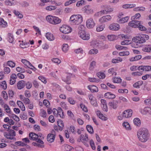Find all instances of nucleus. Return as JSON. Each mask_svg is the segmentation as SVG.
<instances>
[{
	"instance_id": "1",
	"label": "nucleus",
	"mask_w": 151,
	"mask_h": 151,
	"mask_svg": "<svg viewBox=\"0 0 151 151\" xmlns=\"http://www.w3.org/2000/svg\"><path fill=\"white\" fill-rule=\"evenodd\" d=\"M137 135L139 140L143 142L147 141L150 136L148 130L145 128L139 129L137 132Z\"/></svg>"
},
{
	"instance_id": "2",
	"label": "nucleus",
	"mask_w": 151,
	"mask_h": 151,
	"mask_svg": "<svg viewBox=\"0 0 151 151\" xmlns=\"http://www.w3.org/2000/svg\"><path fill=\"white\" fill-rule=\"evenodd\" d=\"M70 20L73 25H78L83 21V17L80 15H73L71 16Z\"/></svg>"
},
{
	"instance_id": "3",
	"label": "nucleus",
	"mask_w": 151,
	"mask_h": 151,
	"mask_svg": "<svg viewBox=\"0 0 151 151\" xmlns=\"http://www.w3.org/2000/svg\"><path fill=\"white\" fill-rule=\"evenodd\" d=\"M78 35L79 37L84 40H87L90 38V35L86 33L84 30L79 31Z\"/></svg>"
},
{
	"instance_id": "4",
	"label": "nucleus",
	"mask_w": 151,
	"mask_h": 151,
	"mask_svg": "<svg viewBox=\"0 0 151 151\" xmlns=\"http://www.w3.org/2000/svg\"><path fill=\"white\" fill-rule=\"evenodd\" d=\"M132 41L137 43L141 44L145 42V40L142 37V35L139 34L136 36L134 37Z\"/></svg>"
},
{
	"instance_id": "5",
	"label": "nucleus",
	"mask_w": 151,
	"mask_h": 151,
	"mask_svg": "<svg viewBox=\"0 0 151 151\" xmlns=\"http://www.w3.org/2000/svg\"><path fill=\"white\" fill-rule=\"evenodd\" d=\"M29 136L30 139L35 141L41 144H43L44 142L40 139H38L37 134L34 132H32L29 134Z\"/></svg>"
},
{
	"instance_id": "6",
	"label": "nucleus",
	"mask_w": 151,
	"mask_h": 151,
	"mask_svg": "<svg viewBox=\"0 0 151 151\" xmlns=\"http://www.w3.org/2000/svg\"><path fill=\"white\" fill-rule=\"evenodd\" d=\"M56 135V132L54 130H52L51 133L48 134L47 137V139L48 142L50 143L53 142L55 140Z\"/></svg>"
},
{
	"instance_id": "7",
	"label": "nucleus",
	"mask_w": 151,
	"mask_h": 151,
	"mask_svg": "<svg viewBox=\"0 0 151 151\" xmlns=\"http://www.w3.org/2000/svg\"><path fill=\"white\" fill-rule=\"evenodd\" d=\"M60 30L61 32L63 33L68 34L71 32V28L69 27L66 25H63L60 28Z\"/></svg>"
},
{
	"instance_id": "8",
	"label": "nucleus",
	"mask_w": 151,
	"mask_h": 151,
	"mask_svg": "<svg viewBox=\"0 0 151 151\" xmlns=\"http://www.w3.org/2000/svg\"><path fill=\"white\" fill-rule=\"evenodd\" d=\"M96 23L92 18L88 19L86 22V26L89 29H92L95 25Z\"/></svg>"
},
{
	"instance_id": "9",
	"label": "nucleus",
	"mask_w": 151,
	"mask_h": 151,
	"mask_svg": "<svg viewBox=\"0 0 151 151\" xmlns=\"http://www.w3.org/2000/svg\"><path fill=\"white\" fill-rule=\"evenodd\" d=\"M140 21L136 20H133L129 23V25L133 28H136L138 27L139 24H141Z\"/></svg>"
},
{
	"instance_id": "10",
	"label": "nucleus",
	"mask_w": 151,
	"mask_h": 151,
	"mask_svg": "<svg viewBox=\"0 0 151 151\" xmlns=\"http://www.w3.org/2000/svg\"><path fill=\"white\" fill-rule=\"evenodd\" d=\"M132 110L128 109L124 111L123 113V117L128 118L131 117L132 115Z\"/></svg>"
},
{
	"instance_id": "11",
	"label": "nucleus",
	"mask_w": 151,
	"mask_h": 151,
	"mask_svg": "<svg viewBox=\"0 0 151 151\" xmlns=\"http://www.w3.org/2000/svg\"><path fill=\"white\" fill-rule=\"evenodd\" d=\"M137 69L139 70L150 71L151 70V66L148 65H141L138 67Z\"/></svg>"
},
{
	"instance_id": "12",
	"label": "nucleus",
	"mask_w": 151,
	"mask_h": 151,
	"mask_svg": "<svg viewBox=\"0 0 151 151\" xmlns=\"http://www.w3.org/2000/svg\"><path fill=\"white\" fill-rule=\"evenodd\" d=\"M111 17L110 15H106L101 17L99 20V21L102 23H104L110 20Z\"/></svg>"
},
{
	"instance_id": "13",
	"label": "nucleus",
	"mask_w": 151,
	"mask_h": 151,
	"mask_svg": "<svg viewBox=\"0 0 151 151\" xmlns=\"http://www.w3.org/2000/svg\"><path fill=\"white\" fill-rule=\"evenodd\" d=\"M85 12L87 14H91L93 12V10L89 6H86L84 8Z\"/></svg>"
},
{
	"instance_id": "14",
	"label": "nucleus",
	"mask_w": 151,
	"mask_h": 151,
	"mask_svg": "<svg viewBox=\"0 0 151 151\" xmlns=\"http://www.w3.org/2000/svg\"><path fill=\"white\" fill-rule=\"evenodd\" d=\"M25 85V82L21 81L18 82L17 83V86L18 89H21L24 88Z\"/></svg>"
},
{
	"instance_id": "15",
	"label": "nucleus",
	"mask_w": 151,
	"mask_h": 151,
	"mask_svg": "<svg viewBox=\"0 0 151 151\" xmlns=\"http://www.w3.org/2000/svg\"><path fill=\"white\" fill-rule=\"evenodd\" d=\"M96 114L98 117L102 120H106L107 118L104 116L103 114H101L99 110H97L96 111Z\"/></svg>"
},
{
	"instance_id": "16",
	"label": "nucleus",
	"mask_w": 151,
	"mask_h": 151,
	"mask_svg": "<svg viewBox=\"0 0 151 151\" xmlns=\"http://www.w3.org/2000/svg\"><path fill=\"white\" fill-rule=\"evenodd\" d=\"M71 76V74H68V75L66 76V78L64 77H62V80L66 82L67 84H70L71 83V82L70 81V80Z\"/></svg>"
},
{
	"instance_id": "17",
	"label": "nucleus",
	"mask_w": 151,
	"mask_h": 151,
	"mask_svg": "<svg viewBox=\"0 0 151 151\" xmlns=\"http://www.w3.org/2000/svg\"><path fill=\"white\" fill-rule=\"evenodd\" d=\"M88 88L92 92H97L98 91V88L95 86H88Z\"/></svg>"
},
{
	"instance_id": "18",
	"label": "nucleus",
	"mask_w": 151,
	"mask_h": 151,
	"mask_svg": "<svg viewBox=\"0 0 151 151\" xmlns=\"http://www.w3.org/2000/svg\"><path fill=\"white\" fill-rule=\"evenodd\" d=\"M46 38L50 41H52L55 39V37L51 33L48 32L46 34Z\"/></svg>"
},
{
	"instance_id": "19",
	"label": "nucleus",
	"mask_w": 151,
	"mask_h": 151,
	"mask_svg": "<svg viewBox=\"0 0 151 151\" xmlns=\"http://www.w3.org/2000/svg\"><path fill=\"white\" fill-rule=\"evenodd\" d=\"M54 16L48 15L46 17V19L48 22L53 24V20H54Z\"/></svg>"
},
{
	"instance_id": "20",
	"label": "nucleus",
	"mask_w": 151,
	"mask_h": 151,
	"mask_svg": "<svg viewBox=\"0 0 151 151\" xmlns=\"http://www.w3.org/2000/svg\"><path fill=\"white\" fill-rule=\"evenodd\" d=\"M58 126L59 127V130L61 131H62L63 128V123L62 120H59L57 122Z\"/></svg>"
},
{
	"instance_id": "21",
	"label": "nucleus",
	"mask_w": 151,
	"mask_h": 151,
	"mask_svg": "<svg viewBox=\"0 0 151 151\" xmlns=\"http://www.w3.org/2000/svg\"><path fill=\"white\" fill-rule=\"evenodd\" d=\"M7 23L3 19L0 18V27H5L7 26Z\"/></svg>"
},
{
	"instance_id": "22",
	"label": "nucleus",
	"mask_w": 151,
	"mask_h": 151,
	"mask_svg": "<svg viewBox=\"0 0 151 151\" xmlns=\"http://www.w3.org/2000/svg\"><path fill=\"white\" fill-rule=\"evenodd\" d=\"M21 62L29 68L30 66H33V65L30 63V62L27 61L26 60L22 59L21 60Z\"/></svg>"
},
{
	"instance_id": "23",
	"label": "nucleus",
	"mask_w": 151,
	"mask_h": 151,
	"mask_svg": "<svg viewBox=\"0 0 151 151\" xmlns=\"http://www.w3.org/2000/svg\"><path fill=\"white\" fill-rule=\"evenodd\" d=\"M62 50L64 52H67L69 50V46L67 44H64L62 46Z\"/></svg>"
},
{
	"instance_id": "24",
	"label": "nucleus",
	"mask_w": 151,
	"mask_h": 151,
	"mask_svg": "<svg viewBox=\"0 0 151 151\" xmlns=\"http://www.w3.org/2000/svg\"><path fill=\"white\" fill-rule=\"evenodd\" d=\"M105 27V25L104 24L99 25L96 28V30L97 32H100L103 31Z\"/></svg>"
},
{
	"instance_id": "25",
	"label": "nucleus",
	"mask_w": 151,
	"mask_h": 151,
	"mask_svg": "<svg viewBox=\"0 0 151 151\" xmlns=\"http://www.w3.org/2000/svg\"><path fill=\"white\" fill-rule=\"evenodd\" d=\"M142 50L147 52H151V46L146 45L142 48Z\"/></svg>"
},
{
	"instance_id": "26",
	"label": "nucleus",
	"mask_w": 151,
	"mask_h": 151,
	"mask_svg": "<svg viewBox=\"0 0 151 151\" xmlns=\"http://www.w3.org/2000/svg\"><path fill=\"white\" fill-rule=\"evenodd\" d=\"M58 115H60V117L61 118H64V117L63 113V110L60 107L58 108V113L57 114V116Z\"/></svg>"
},
{
	"instance_id": "27",
	"label": "nucleus",
	"mask_w": 151,
	"mask_h": 151,
	"mask_svg": "<svg viewBox=\"0 0 151 151\" xmlns=\"http://www.w3.org/2000/svg\"><path fill=\"white\" fill-rule=\"evenodd\" d=\"M140 22H141V24H139L138 26V27L139 30L142 31H145L146 30V28L143 26L142 25L143 24V22L141 21H140Z\"/></svg>"
},
{
	"instance_id": "28",
	"label": "nucleus",
	"mask_w": 151,
	"mask_h": 151,
	"mask_svg": "<svg viewBox=\"0 0 151 151\" xmlns=\"http://www.w3.org/2000/svg\"><path fill=\"white\" fill-rule=\"evenodd\" d=\"M104 96L106 98L109 99H113V94L111 92H107L104 94Z\"/></svg>"
},
{
	"instance_id": "29",
	"label": "nucleus",
	"mask_w": 151,
	"mask_h": 151,
	"mask_svg": "<svg viewBox=\"0 0 151 151\" xmlns=\"http://www.w3.org/2000/svg\"><path fill=\"white\" fill-rule=\"evenodd\" d=\"M143 82L142 81H139L134 83L133 86L134 87L136 88H139V86H141L143 84Z\"/></svg>"
},
{
	"instance_id": "30",
	"label": "nucleus",
	"mask_w": 151,
	"mask_h": 151,
	"mask_svg": "<svg viewBox=\"0 0 151 151\" xmlns=\"http://www.w3.org/2000/svg\"><path fill=\"white\" fill-rule=\"evenodd\" d=\"M135 4H126L122 6V7L124 9L131 8L134 7Z\"/></svg>"
},
{
	"instance_id": "31",
	"label": "nucleus",
	"mask_w": 151,
	"mask_h": 151,
	"mask_svg": "<svg viewBox=\"0 0 151 151\" xmlns=\"http://www.w3.org/2000/svg\"><path fill=\"white\" fill-rule=\"evenodd\" d=\"M61 21V20L58 17H54L53 24H59L60 23Z\"/></svg>"
},
{
	"instance_id": "32",
	"label": "nucleus",
	"mask_w": 151,
	"mask_h": 151,
	"mask_svg": "<svg viewBox=\"0 0 151 151\" xmlns=\"http://www.w3.org/2000/svg\"><path fill=\"white\" fill-rule=\"evenodd\" d=\"M129 17L128 16L125 17H124L120 19L119 22L121 23H124L127 22Z\"/></svg>"
},
{
	"instance_id": "33",
	"label": "nucleus",
	"mask_w": 151,
	"mask_h": 151,
	"mask_svg": "<svg viewBox=\"0 0 151 151\" xmlns=\"http://www.w3.org/2000/svg\"><path fill=\"white\" fill-rule=\"evenodd\" d=\"M96 65V62L93 61L91 63L89 69L90 70H93L94 68Z\"/></svg>"
},
{
	"instance_id": "34",
	"label": "nucleus",
	"mask_w": 151,
	"mask_h": 151,
	"mask_svg": "<svg viewBox=\"0 0 151 151\" xmlns=\"http://www.w3.org/2000/svg\"><path fill=\"white\" fill-rule=\"evenodd\" d=\"M96 75L100 78L103 79L105 77L104 73H103L99 72L97 73Z\"/></svg>"
},
{
	"instance_id": "35",
	"label": "nucleus",
	"mask_w": 151,
	"mask_h": 151,
	"mask_svg": "<svg viewBox=\"0 0 151 151\" xmlns=\"http://www.w3.org/2000/svg\"><path fill=\"white\" fill-rule=\"evenodd\" d=\"M86 128L88 132L91 134H93V130L92 127L90 125H88L86 126Z\"/></svg>"
},
{
	"instance_id": "36",
	"label": "nucleus",
	"mask_w": 151,
	"mask_h": 151,
	"mask_svg": "<svg viewBox=\"0 0 151 151\" xmlns=\"http://www.w3.org/2000/svg\"><path fill=\"white\" fill-rule=\"evenodd\" d=\"M134 124L137 126H139L141 124L140 120L138 118H135L134 120Z\"/></svg>"
},
{
	"instance_id": "37",
	"label": "nucleus",
	"mask_w": 151,
	"mask_h": 151,
	"mask_svg": "<svg viewBox=\"0 0 151 151\" xmlns=\"http://www.w3.org/2000/svg\"><path fill=\"white\" fill-rule=\"evenodd\" d=\"M0 86L3 89L5 90L6 88L7 85L5 81H4L0 83Z\"/></svg>"
},
{
	"instance_id": "38",
	"label": "nucleus",
	"mask_w": 151,
	"mask_h": 151,
	"mask_svg": "<svg viewBox=\"0 0 151 151\" xmlns=\"http://www.w3.org/2000/svg\"><path fill=\"white\" fill-rule=\"evenodd\" d=\"M98 50L96 49H93L90 50L89 52V54L90 55L96 54L98 53Z\"/></svg>"
},
{
	"instance_id": "39",
	"label": "nucleus",
	"mask_w": 151,
	"mask_h": 151,
	"mask_svg": "<svg viewBox=\"0 0 151 151\" xmlns=\"http://www.w3.org/2000/svg\"><path fill=\"white\" fill-rule=\"evenodd\" d=\"M8 131L9 134L11 137H14L15 136V132L12 129H8Z\"/></svg>"
},
{
	"instance_id": "40",
	"label": "nucleus",
	"mask_w": 151,
	"mask_h": 151,
	"mask_svg": "<svg viewBox=\"0 0 151 151\" xmlns=\"http://www.w3.org/2000/svg\"><path fill=\"white\" fill-rule=\"evenodd\" d=\"M4 108L6 112L8 113H10L11 112V109L9 106L6 104H5Z\"/></svg>"
},
{
	"instance_id": "41",
	"label": "nucleus",
	"mask_w": 151,
	"mask_h": 151,
	"mask_svg": "<svg viewBox=\"0 0 151 151\" xmlns=\"http://www.w3.org/2000/svg\"><path fill=\"white\" fill-rule=\"evenodd\" d=\"M129 53L128 51H125L120 52L119 55L120 56H126L129 55Z\"/></svg>"
},
{
	"instance_id": "42",
	"label": "nucleus",
	"mask_w": 151,
	"mask_h": 151,
	"mask_svg": "<svg viewBox=\"0 0 151 151\" xmlns=\"http://www.w3.org/2000/svg\"><path fill=\"white\" fill-rule=\"evenodd\" d=\"M89 139L87 138H85L82 139V142L86 146L88 147L89 146L88 141Z\"/></svg>"
},
{
	"instance_id": "43",
	"label": "nucleus",
	"mask_w": 151,
	"mask_h": 151,
	"mask_svg": "<svg viewBox=\"0 0 151 151\" xmlns=\"http://www.w3.org/2000/svg\"><path fill=\"white\" fill-rule=\"evenodd\" d=\"M88 80L91 82H98L100 81V79H97L94 78H89Z\"/></svg>"
},
{
	"instance_id": "44",
	"label": "nucleus",
	"mask_w": 151,
	"mask_h": 151,
	"mask_svg": "<svg viewBox=\"0 0 151 151\" xmlns=\"http://www.w3.org/2000/svg\"><path fill=\"white\" fill-rule=\"evenodd\" d=\"M9 37L8 41L10 43H12L14 41V38L12 34L9 33L8 34Z\"/></svg>"
},
{
	"instance_id": "45",
	"label": "nucleus",
	"mask_w": 151,
	"mask_h": 151,
	"mask_svg": "<svg viewBox=\"0 0 151 151\" xmlns=\"http://www.w3.org/2000/svg\"><path fill=\"white\" fill-rule=\"evenodd\" d=\"M123 126L126 129L129 130L130 129V126L129 123L127 122H124L122 124Z\"/></svg>"
},
{
	"instance_id": "46",
	"label": "nucleus",
	"mask_w": 151,
	"mask_h": 151,
	"mask_svg": "<svg viewBox=\"0 0 151 151\" xmlns=\"http://www.w3.org/2000/svg\"><path fill=\"white\" fill-rule=\"evenodd\" d=\"M122 81V79L120 77H115L114 78V83H119Z\"/></svg>"
},
{
	"instance_id": "47",
	"label": "nucleus",
	"mask_w": 151,
	"mask_h": 151,
	"mask_svg": "<svg viewBox=\"0 0 151 151\" xmlns=\"http://www.w3.org/2000/svg\"><path fill=\"white\" fill-rule=\"evenodd\" d=\"M13 12L16 15L18 16L20 18H22L23 17V15L20 14V13L18 11L14 10V11Z\"/></svg>"
},
{
	"instance_id": "48",
	"label": "nucleus",
	"mask_w": 151,
	"mask_h": 151,
	"mask_svg": "<svg viewBox=\"0 0 151 151\" xmlns=\"http://www.w3.org/2000/svg\"><path fill=\"white\" fill-rule=\"evenodd\" d=\"M143 111L145 112H148L151 115V108L148 107H145L144 108Z\"/></svg>"
},
{
	"instance_id": "49",
	"label": "nucleus",
	"mask_w": 151,
	"mask_h": 151,
	"mask_svg": "<svg viewBox=\"0 0 151 151\" xmlns=\"http://www.w3.org/2000/svg\"><path fill=\"white\" fill-rule=\"evenodd\" d=\"M32 144L34 146H36L39 147L43 148L44 147L43 144H38L36 142H33Z\"/></svg>"
},
{
	"instance_id": "50",
	"label": "nucleus",
	"mask_w": 151,
	"mask_h": 151,
	"mask_svg": "<svg viewBox=\"0 0 151 151\" xmlns=\"http://www.w3.org/2000/svg\"><path fill=\"white\" fill-rule=\"evenodd\" d=\"M7 64L9 66L12 68H14L15 66V63L11 61H9L7 62Z\"/></svg>"
},
{
	"instance_id": "51",
	"label": "nucleus",
	"mask_w": 151,
	"mask_h": 151,
	"mask_svg": "<svg viewBox=\"0 0 151 151\" xmlns=\"http://www.w3.org/2000/svg\"><path fill=\"white\" fill-rule=\"evenodd\" d=\"M52 61L55 63L58 64H60L61 62V60L58 58H53L52 59Z\"/></svg>"
},
{
	"instance_id": "52",
	"label": "nucleus",
	"mask_w": 151,
	"mask_h": 151,
	"mask_svg": "<svg viewBox=\"0 0 151 151\" xmlns=\"http://www.w3.org/2000/svg\"><path fill=\"white\" fill-rule=\"evenodd\" d=\"M145 9V8L143 7H138L134 9V11H144Z\"/></svg>"
},
{
	"instance_id": "53",
	"label": "nucleus",
	"mask_w": 151,
	"mask_h": 151,
	"mask_svg": "<svg viewBox=\"0 0 151 151\" xmlns=\"http://www.w3.org/2000/svg\"><path fill=\"white\" fill-rule=\"evenodd\" d=\"M56 8L55 6H47L46 8V9L47 10L51 11L55 9Z\"/></svg>"
},
{
	"instance_id": "54",
	"label": "nucleus",
	"mask_w": 151,
	"mask_h": 151,
	"mask_svg": "<svg viewBox=\"0 0 151 151\" xmlns=\"http://www.w3.org/2000/svg\"><path fill=\"white\" fill-rule=\"evenodd\" d=\"M85 1L84 0H81L77 2L76 6H80L84 4Z\"/></svg>"
},
{
	"instance_id": "55",
	"label": "nucleus",
	"mask_w": 151,
	"mask_h": 151,
	"mask_svg": "<svg viewBox=\"0 0 151 151\" xmlns=\"http://www.w3.org/2000/svg\"><path fill=\"white\" fill-rule=\"evenodd\" d=\"M120 28V27L119 24L114 23V30L117 31Z\"/></svg>"
},
{
	"instance_id": "56",
	"label": "nucleus",
	"mask_w": 151,
	"mask_h": 151,
	"mask_svg": "<svg viewBox=\"0 0 151 151\" xmlns=\"http://www.w3.org/2000/svg\"><path fill=\"white\" fill-rule=\"evenodd\" d=\"M15 144L18 146H24L26 145L24 143L21 141H18L15 142Z\"/></svg>"
},
{
	"instance_id": "57",
	"label": "nucleus",
	"mask_w": 151,
	"mask_h": 151,
	"mask_svg": "<svg viewBox=\"0 0 151 151\" xmlns=\"http://www.w3.org/2000/svg\"><path fill=\"white\" fill-rule=\"evenodd\" d=\"M90 144L92 149L93 150H95L96 147L95 146V144L93 140L92 139H91L90 141Z\"/></svg>"
},
{
	"instance_id": "58",
	"label": "nucleus",
	"mask_w": 151,
	"mask_h": 151,
	"mask_svg": "<svg viewBox=\"0 0 151 151\" xmlns=\"http://www.w3.org/2000/svg\"><path fill=\"white\" fill-rule=\"evenodd\" d=\"M100 47L103 49H106L108 48V45H107L104 44V43H101L100 44Z\"/></svg>"
},
{
	"instance_id": "59",
	"label": "nucleus",
	"mask_w": 151,
	"mask_h": 151,
	"mask_svg": "<svg viewBox=\"0 0 151 151\" xmlns=\"http://www.w3.org/2000/svg\"><path fill=\"white\" fill-rule=\"evenodd\" d=\"M122 60V59L118 57L116 59H114V63H118L119 62H121Z\"/></svg>"
},
{
	"instance_id": "60",
	"label": "nucleus",
	"mask_w": 151,
	"mask_h": 151,
	"mask_svg": "<svg viewBox=\"0 0 151 151\" xmlns=\"http://www.w3.org/2000/svg\"><path fill=\"white\" fill-rule=\"evenodd\" d=\"M25 85L26 86V88L28 89H30L32 87V84L31 82H28L26 83L25 82Z\"/></svg>"
},
{
	"instance_id": "61",
	"label": "nucleus",
	"mask_w": 151,
	"mask_h": 151,
	"mask_svg": "<svg viewBox=\"0 0 151 151\" xmlns=\"http://www.w3.org/2000/svg\"><path fill=\"white\" fill-rule=\"evenodd\" d=\"M76 1V0H70L66 2L65 4V6H67L72 3L75 2Z\"/></svg>"
},
{
	"instance_id": "62",
	"label": "nucleus",
	"mask_w": 151,
	"mask_h": 151,
	"mask_svg": "<svg viewBox=\"0 0 151 151\" xmlns=\"http://www.w3.org/2000/svg\"><path fill=\"white\" fill-rule=\"evenodd\" d=\"M38 79L44 83H46L47 81L45 78L42 76H40L38 77Z\"/></svg>"
},
{
	"instance_id": "63",
	"label": "nucleus",
	"mask_w": 151,
	"mask_h": 151,
	"mask_svg": "<svg viewBox=\"0 0 151 151\" xmlns=\"http://www.w3.org/2000/svg\"><path fill=\"white\" fill-rule=\"evenodd\" d=\"M72 147L70 146L66 145L65 146V151H70L72 150Z\"/></svg>"
},
{
	"instance_id": "64",
	"label": "nucleus",
	"mask_w": 151,
	"mask_h": 151,
	"mask_svg": "<svg viewBox=\"0 0 151 151\" xmlns=\"http://www.w3.org/2000/svg\"><path fill=\"white\" fill-rule=\"evenodd\" d=\"M144 102L147 105H151V99H148L144 100Z\"/></svg>"
}]
</instances>
